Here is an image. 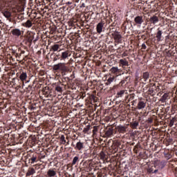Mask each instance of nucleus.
Instances as JSON below:
<instances>
[{
  "instance_id": "f257e3e1",
  "label": "nucleus",
  "mask_w": 177,
  "mask_h": 177,
  "mask_svg": "<svg viewBox=\"0 0 177 177\" xmlns=\"http://www.w3.org/2000/svg\"><path fill=\"white\" fill-rule=\"evenodd\" d=\"M53 71H58L59 70L62 73H67L68 71V66L64 62H59L53 66Z\"/></svg>"
},
{
  "instance_id": "f03ea898",
  "label": "nucleus",
  "mask_w": 177,
  "mask_h": 177,
  "mask_svg": "<svg viewBox=\"0 0 177 177\" xmlns=\"http://www.w3.org/2000/svg\"><path fill=\"white\" fill-rule=\"evenodd\" d=\"M128 127L122 126L121 124L115 127L116 131L115 133L118 132L119 133H125L127 132Z\"/></svg>"
},
{
  "instance_id": "7ed1b4c3",
  "label": "nucleus",
  "mask_w": 177,
  "mask_h": 177,
  "mask_svg": "<svg viewBox=\"0 0 177 177\" xmlns=\"http://www.w3.org/2000/svg\"><path fill=\"white\" fill-rule=\"evenodd\" d=\"M162 164V162H160V161H156L154 163L153 166L149 167L147 169V172H149V174H154V168H157V167H158V165H160Z\"/></svg>"
},
{
  "instance_id": "20e7f679",
  "label": "nucleus",
  "mask_w": 177,
  "mask_h": 177,
  "mask_svg": "<svg viewBox=\"0 0 177 177\" xmlns=\"http://www.w3.org/2000/svg\"><path fill=\"white\" fill-rule=\"evenodd\" d=\"M75 150H78L79 151H80V150H83V149H85V145L84 144V142L80 140L76 143V146L75 147Z\"/></svg>"
},
{
  "instance_id": "39448f33",
  "label": "nucleus",
  "mask_w": 177,
  "mask_h": 177,
  "mask_svg": "<svg viewBox=\"0 0 177 177\" xmlns=\"http://www.w3.org/2000/svg\"><path fill=\"white\" fill-rule=\"evenodd\" d=\"M70 56V52L68 50L64 51L61 53V61H66Z\"/></svg>"
},
{
  "instance_id": "423d86ee",
  "label": "nucleus",
  "mask_w": 177,
  "mask_h": 177,
  "mask_svg": "<svg viewBox=\"0 0 177 177\" xmlns=\"http://www.w3.org/2000/svg\"><path fill=\"white\" fill-rule=\"evenodd\" d=\"M103 27H104V24L103 22H100L97 24L96 30L98 34H102L103 32Z\"/></svg>"
},
{
  "instance_id": "0eeeda50",
  "label": "nucleus",
  "mask_w": 177,
  "mask_h": 177,
  "mask_svg": "<svg viewBox=\"0 0 177 177\" xmlns=\"http://www.w3.org/2000/svg\"><path fill=\"white\" fill-rule=\"evenodd\" d=\"M21 30L19 28H15V29H12V31H11V33L12 34V35H14V37H21Z\"/></svg>"
},
{
  "instance_id": "6e6552de",
  "label": "nucleus",
  "mask_w": 177,
  "mask_h": 177,
  "mask_svg": "<svg viewBox=\"0 0 177 177\" xmlns=\"http://www.w3.org/2000/svg\"><path fill=\"white\" fill-rule=\"evenodd\" d=\"M119 66L124 68L125 66H129V62H128L127 59H121L119 60Z\"/></svg>"
},
{
  "instance_id": "1a4fd4ad",
  "label": "nucleus",
  "mask_w": 177,
  "mask_h": 177,
  "mask_svg": "<svg viewBox=\"0 0 177 177\" xmlns=\"http://www.w3.org/2000/svg\"><path fill=\"white\" fill-rule=\"evenodd\" d=\"M19 80L22 82V86H24V81L27 80V73L22 72L21 75H19Z\"/></svg>"
},
{
  "instance_id": "9d476101",
  "label": "nucleus",
  "mask_w": 177,
  "mask_h": 177,
  "mask_svg": "<svg viewBox=\"0 0 177 177\" xmlns=\"http://www.w3.org/2000/svg\"><path fill=\"white\" fill-rule=\"evenodd\" d=\"M134 21L136 24L140 26L142 23H144L143 17L142 16H137L134 19Z\"/></svg>"
},
{
  "instance_id": "9b49d317",
  "label": "nucleus",
  "mask_w": 177,
  "mask_h": 177,
  "mask_svg": "<svg viewBox=\"0 0 177 177\" xmlns=\"http://www.w3.org/2000/svg\"><path fill=\"white\" fill-rule=\"evenodd\" d=\"M112 37H113L115 41H120V39H121V38L122 37L120 32L117 31H115L112 33Z\"/></svg>"
},
{
  "instance_id": "f8f14e48",
  "label": "nucleus",
  "mask_w": 177,
  "mask_h": 177,
  "mask_svg": "<svg viewBox=\"0 0 177 177\" xmlns=\"http://www.w3.org/2000/svg\"><path fill=\"white\" fill-rule=\"evenodd\" d=\"M114 132V129L113 127H110L105 131V136L106 138H110L113 135Z\"/></svg>"
},
{
  "instance_id": "ddd939ff",
  "label": "nucleus",
  "mask_w": 177,
  "mask_h": 177,
  "mask_svg": "<svg viewBox=\"0 0 177 177\" xmlns=\"http://www.w3.org/2000/svg\"><path fill=\"white\" fill-rule=\"evenodd\" d=\"M162 37V30H160V28H158V32H156V40L158 42L161 41V38Z\"/></svg>"
},
{
  "instance_id": "4468645a",
  "label": "nucleus",
  "mask_w": 177,
  "mask_h": 177,
  "mask_svg": "<svg viewBox=\"0 0 177 177\" xmlns=\"http://www.w3.org/2000/svg\"><path fill=\"white\" fill-rule=\"evenodd\" d=\"M22 26L26 28H31V27H32V21L28 19L25 23L22 24Z\"/></svg>"
},
{
  "instance_id": "2eb2a0df",
  "label": "nucleus",
  "mask_w": 177,
  "mask_h": 177,
  "mask_svg": "<svg viewBox=\"0 0 177 177\" xmlns=\"http://www.w3.org/2000/svg\"><path fill=\"white\" fill-rule=\"evenodd\" d=\"M145 107H146V102L143 101H139L137 104V109L142 110V109H145Z\"/></svg>"
},
{
  "instance_id": "dca6fc26",
  "label": "nucleus",
  "mask_w": 177,
  "mask_h": 177,
  "mask_svg": "<svg viewBox=\"0 0 177 177\" xmlns=\"http://www.w3.org/2000/svg\"><path fill=\"white\" fill-rule=\"evenodd\" d=\"M167 99H169V93H165L160 98V102L162 103H165Z\"/></svg>"
},
{
  "instance_id": "f3484780",
  "label": "nucleus",
  "mask_w": 177,
  "mask_h": 177,
  "mask_svg": "<svg viewBox=\"0 0 177 177\" xmlns=\"http://www.w3.org/2000/svg\"><path fill=\"white\" fill-rule=\"evenodd\" d=\"M111 73L117 74V73H122V70L119 69L118 67L113 66L110 69Z\"/></svg>"
},
{
  "instance_id": "a211bd4d",
  "label": "nucleus",
  "mask_w": 177,
  "mask_h": 177,
  "mask_svg": "<svg viewBox=\"0 0 177 177\" xmlns=\"http://www.w3.org/2000/svg\"><path fill=\"white\" fill-rule=\"evenodd\" d=\"M149 21L152 23V24H156V23H158L159 21L158 17L153 15L149 19Z\"/></svg>"
},
{
  "instance_id": "6ab92c4d",
  "label": "nucleus",
  "mask_w": 177,
  "mask_h": 177,
  "mask_svg": "<svg viewBox=\"0 0 177 177\" xmlns=\"http://www.w3.org/2000/svg\"><path fill=\"white\" fill-rule=\"evenodd\" d=\"M59 49H60V45L54 44L51 46L50 50H52L53 52H57L59 51Z\"/></svg>"
},
{
  "instance_id": "aec40b11",
  "label": "nucleus",
  "mask_w": 177,
  "mask_h": 177,
  "mask_svg": "<svg viewBox=\"0 0 177 177\" xmlns=\"http://www.w3.org/2000/svg\"><path fill=\"white\" fill-rule=\"evenodd\" d=\"M165 167V162H162V164H159L156 167V169L153 170V174H157L158 172V169H162V168Z\"/></svg>"
},
{
  "instance_id": "412c9836",
  "label": "nucleus",
  "mask_w": 177,
  "mask_h": 177,
  "mask_svg": "<svg viewBox=\"0 0 177 177\" xmlns=\"http://www.w3.org/2000/svg\"><path fill=\"white\" fill-rule=\"evenodd\" d=\"M125 93L127 94V91L126 90H120V91H118L116 94V97H122V96H124V95H125Z\"/></svg>"
},
{
  "instance_id": "4be33fe9",
  "label": "nucleus",
  "mask_w": 177,
  "mask_h": 177,
  "mask_svg": "<svg viewBox=\"0 0 177 177\" xmlns=\"http://www.w3.org/2000/svg\"><path fill=\"white\" fill-rule=\"evenodd\" d=\"M131 80V77L130 76H127L125 77L124 80H122L120 82V84L121 85V86H124V85H125V83L127 82V84H128V81H129Z\"/></svg>"
},
{
  "instance_id": "5701e85b",
  "label": "nucleus",
  "mask_w": 177,
  "mask_h": 177,
  "mask_svg": "<svg viewBox=\"0 0 177 177\" xmlns=\"http://www.w3.org/2000/svg\"><path fill=\"white\" fill-rule=\"evenodd\" d=\"M35 174V169L34 168H29L27 173L26 176H31V175H34Z\"/></svg>"
},
{
  "instance_id": "b1692460",
  "label": "nucleus",
  "mask_w": 177,
  "mask_h": 177,
  "mask_svg": "<svg viewBox=\"0 0 177 177\" xmlns=\"http://www.w3.org/2000/svg\"><path fill=\"white\" fill-rule=\"evenodd\" d=\"M47 175L48 177L56 176V171L53 169H49L47 172Z\"/></svg>"
},
{
  "instance_id": "393cba45",
  "label": "nucleus",
  "mask_w": 177,
  "mask_h": 177,
  "mask_svg": "<svg viewBox=\"0 0 177 177\" xmlns=\"http://www.w3.org/2000/svg\"><path fill=\"white\" fill-rule=\"evenodd\" d=\"M130 125L133 129H137L138 127H139V122L135 121L130 123Z\"/></svg>"
},
{
  "instance_id": "a878e982",
  "label": "nucleus",
  "mask_w": 177,
  "mask_h": 177,
  "mask_svg": "<svg viewBox=\"0 0 177 177\" xmlns=\"http://www.w3.org/2000/svg\"><path fill=\"white\" fill-rule=\"evenodd\" d=\"M9 6H15L17 3V0H7Z\"/></svg>"
},
{
  "instance_id": "bb28decb",
  "label": "nucleus",
  "mask_w": 177,
  "mask_h": 177,
  "mask_svg": "<svg viewBox=\"0 0 177 177\" xmlns=\"http://www.w3.org/2000/svg\"><path fill=\"white\" fill-rule=\"evenodd\" d=\"M2 14L3 15L4 17H6V19H10V17H12V12L9 11L2 12Z\"/></svg>"
},
{
  "instance_id": "cd10ccee",
  "label": "nucleus",
  "mask_w": 177,
  "mask_h": 177,
  "mask_svg": "<svg viewBox=\"0 0 177 177\" xmlns=\"http://www.w3.org/2000/svg\"><path fill=\"white\" fill-rule=\"evenodd\" d=\"M57 60H62V57L60 53H55V55L53 59V62H57Z\"/></svg>"
},
{
  "instance_id": "c85d7f7f",
  "label": "nucleus",
  "mask_w": 177,
  "mask_h": 177,
  "mask_svg": "<svg viewBox=\"0 0 177 177\" xmlns=\"http://www.w3.org/2000/svg\"><path fill=\"white\" fill-rule=\"evenodd\" d=\"M149 77H150V73L149 72H145L142 74V78L143 80H145V82L147 81V79L149 78Z\"/></svg>"
},
{
  "instance_id": "c756f323",
  "label": "nucleus",
  "mask_w": 177,
  "mask_h": 177,
  "mask_svg": "<svg viewBox=\"0 0 177 177\" xmlns=\"http://www.w3.org/2000/svg\"><path fill=\"white\" fill-rule=\"evenodd\" d=\"M80 161V156H75L72 160V165H75Z\"/></svg>"
},
{
  "instance_id": "7c9ffc66",
  "label": "nucleus",
  "mask_w": 177,
  "mask_h": 177,
  "mask_svg": "<svg viewBox=\"0 0 177 177\" xmlns=\"http://www.w3.org/2000/svg\"><path fill=\"white\" fill-rule=\"evenodd\" d=\"M115 80V77L114 76L110 77L107 80V82L106 83V85H110V84H111V82H113Z\"/></svg>"
},
{
  "instance_id": "2f4dec72",
  "label": "nucleus",
  "mask_w": 177,
  "mask_h": 177,
  "mask_svg": "<svg viewBox=\"0 0 177 177\" xmlns=\"http://www.w3.org/2000/svg\"><path fill=\"white\" fill-rule=\"evenodd\" d=\"M29 160L31 161L30 164H34V162H37V156L32 155V158Z\"/></svg>"
},
{
  "instance_id": "473e14b6",
  "label": "nucleus",
  "mask_w": 177,
  "mask_h": 177,
  "mask_svg": "<svg viewBox=\"0 0 177 177\" xmlns=\"http://www.w3.org/2000/svg\"><path fill=\"white\" fill-rule=\"evenodd\" d=\"M60 140H61L62 145H66V138L64 137V135L61 136Z\"/></svg>"
},
{
  "instance_id": "72a5a7b5",
  "label": "nucleus",
  "mask_w": 177,
  "mask_h": 177,
  "mask_svg": "<svg viewBox=\"0 0 177 177\" xmlns=\"http://www.w3.org/2000/svg\"><path fill=\"white\" fill-rule=\"evenodd\" d=\"M100 156L101 160H106V153L102 151L100 153Z\"/></svg>"
},
{
  "instance_id": "f704fd0d",
  "label": "nucleus",
  "mask_w": 177,
  "mask_h": 177,
  "mask_svg": "<svg viewBox=\"0 0 177 177\" xmlns=\"http://www.w3.org/2000/svg\"><path fill=\"white\" fill-rule=\"evenodd\" d=\"M90 129H91V125H87V127L84 129L83 132L86 133V132H89Z\"/></svg>"
},
{
  "instance_id": "c9c22d12",
  "label": "nucleus",
  "mask_w": 177,
  "mask_h": 177,
  "mask_svg": "<svg viewBox=\"0 0 177 177\" xmlns=\"http://www.w3.org/2000/svg\"><path fill=\"white\" fill-rule=\"evenodd\" d=\"M55 91H57V92H62L63 88H62L60 86H57L55 87Z\"/></svg>"
},
{
  "instance_id": "e433bc0d",
  "label": "nucleus",
  "mask_w": 177,
  "mask_h": 177,
  "mask_svg": "<svg viewBox=\"0 0 177 177\" xmlns=\"http://www.w3.org/2000/svg\"><path fill=\"white\" fill-rule=\"evenodd\" d=\"M97 133V126H94L93 130V135H96Z\"/></svg>"
},
{
  "instance_id": "4c0bfd02",
  "label": "nucleus",
  "mask_w": 177,
  "mask_h": 177,
  "mask_svg": "<svg viewBox=\"0 0 177 177\" xmlns=\"http://www.w3.org/2000/svg\"><path fill=\"white\" fill-rule=\"evenodd\" d=\"M32 39H34V35H30V37H28V42H32Z\"/></svg>"
},
{
  "instance_id": "58836bf2",
  "label": "nucleus",
  "mask_w": 177,
  "mask_h": 177,
  "mask_svg": "<svg viewBox=\"0 0 177 177\" xmlns=\"http://www.w3.org/2000/svg\"><path fill=\"white\" fill-rule=\"evenodd\" d=\"M148 122H149V124H151V122H153V119L149 118L148 119Z\"/></svg>"
},
{
  "instance_id": "ea45409f",
  "label": "nucleus",
  "mask_w": 177,
  "mask_h": 177,
  "mask_svg": "<svg viewBox=\"0 0 177 177\" xmlns=\"http://www.w3.org/2000/svg\"><path fill=\"white\" fill-rule=\"evenodd\" d=\"M142 49H146V48H147V46H146V44H142Z\"/></svg>"
},
{
  "instance_id": "a19ab883",
  "label": "nucleus",
  "mask_w": 177,
  "mask_h": 177,
  "mask_svg": "<svg viewBox=\"0 0 177 177\" xmlns=\"http://www.w3.org/2000/svg\"><path fill=\"white\" fill-rule=\"evenodd\" d=\"M173 125H174V121L171 120L169 122V126L173 127Z\"/></svg>"
},
{
  "instance_id": "79ce46f5",
  "label": "nucleus",
  "mask_w": 177,
  "mask_h": 177,
  "mask_svg": "<svg viewBox=\"0 0 177 177\" xmlns=\"http://www.w3.org/2000/svg\"><path fill=\"white\" fill-rule=\"evenodd\" d=\"M21 53L24 54V53H26V51L22 50V51L21 52Z\"/></svg>"
},
{
  "instance_id": "37998d69",
  "label": "nucleus",
  "mask_w": 177,
  "mask_h": 177,
  "mask_svg": "<svg viewBox=\"0 0 177 177\" xmlns=\"http://www.w3.org/2000/svg\"><path fill=\"white\" fill-rule=\"evenodd\" d=\"M134 151H136V153H138V151L136 150V148L134 149Z\"/></svg>"
},
{
  "instance_id": "c03bdc74",
  "label": "nucleus",
  "mask_w": 177,
  "mask_h": 177,
  "mask_svg": "<svg viewBox=\"0 0 177 177\" xmlns=\"http://www.w3.org/2000/svg\"><path fill=\"white\" fill-rule=\"evenodd\" d=\"M82 97H85V94L83 93V94H82Z\"/></svg>"
},
{
  "instance_id": "a18cd8bd",
  "label": "nucleus",
  "mask_w": 177,
  "mask_h": 177,
  "mask_svg": "<svg viewBox=\"0 0 177 177\" xmlns=\"http://www.w3.org/2000/svg\"><path fill=\"white\" fill-rule=\"evenodd\" d=\"M38 39H36L35 40H34V42H37V41Z\"/></svg>"
},
{
  "instance_id": "49530a36",
  "label": "nucleus",
  "mask_w": 177,
  "mask_h": 177,
  "mask_svg": "<svg viewBox=\"0 0 177 177\" xmlns=\"http://www.w3.org/2000/svg\"><path fill=\"white\" fill-rule=\"evenodd\" d=\"M68 5H71V2H68Z\"/></svg>"
},
{
  "instance_id": "de8ad7c7",
  "label": "nucleus",
  "mask_w": 177,
  "mask_h": 177,
  "mask_svg": "<svg viewBox=\"0 0 177 177\" xmlns=\"http://www.w3.org/2000/svg\"><path fill=\"white\" fill-rule=\"evenodd\" d=\"M82 6H83L84 8H85V6H84V3L82 4Z\"/></svg>"
},
{
  "instance_id": "09e8293b",
  "label": "nucleus",
  "mask_w": 177,
  "mask_h": 177,
  "mask_svg": "<svg viewBox=\"0 0 177 177\" xmlns=\"http://www.w3.org/2000/svg\"><path fill=\"white\" fill-rule=\"evenodd\" d=\"M28 88H31V86H28Z\"/></svg>"
},
{
  "instance_id": "8fccbe9b",
  "label": "nucleus",
  "mask_w": 177,
  "mask_h": 177,
  "mask_svg": "<svg viewBox=\"0 0 177 177\" xmlns=\"http://www.w3.org/2000/svg\"><path fill=\"white\" fill-rule=\"evenodd\" d=\"M19 88H21V86H19Z\"/></svg>"
},
{
  "instance_id": "3c124183",
  "label": "nucleus",
  "mask_w": 177,
  "mask_h": 177,
  "mask_svg": "<svg viewBox=\"0 0 177 177\" xmlns=\"http://www.w3.org/2000/svg\"><path fill=\"white\" fill-rule=\"evenodd\" d=\"M67 145H68V142H67Z\"/></svg>"
},
{
  "instance_id": "603ef678",
  "label": "nucleus",
  "mask_w": 177,
  "mask_h": 177,
  "mask_svg": "<svg viewBox=\"0 0 177 177\" xmlns=\"http://www.w3.org/2000/svg\"><path fill=\"white\" fill-rule=\"evenodd\" d=\"M85 155H86V153H84Z\"/></svg>"
}]
</instances>
